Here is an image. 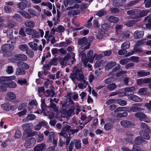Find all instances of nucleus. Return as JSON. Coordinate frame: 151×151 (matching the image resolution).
I'll return each mask as SVG.
<instances>
[{
    "label": "nucleus",
    "instance_id": "1",
    "mask_svg": "<svg viewBox=\"0 0 151 151\" xmlns=\"http://www.w3.org/2000/svg\"><path fill=\"white\" fill-rule=\"evenodd\" d=\"M93 40V37H90L87 38L84 37L79 40L78 41L79 45H81V48L85 50L89 48L90 43Z\"/></svg>",
    "mask_w": 151,
    "mask_h": 151
},
{
    "label": "nucleus",
    "instance_id": "2",
    "mask_svg": "<svg viewBox=\"0 0 151 151\" xmlns=\"http://www.w3.org/2000/svg\"><path fill=\"white\" fill-rule=\"evenodd\" d=\"M126 72L122 70L121 68V66L118 64L117 66L112 69V71L111 73L113 75L119 77L126 74Z\"/></svg>",
    "mask_w": 151,
    "mask_h": 151
},
{
    "label": "nucleus",
    "instance_id": "3",
    "mask_svg": "<svg viewBox=\"0 0 151 151\" xmlns=\"http://www.w3.org/2000/svg\"><path fill=\"white\" fill-rule=\"evenodd\" d=\"M33 124L32 123L26 124L22 126L24 131V133L26 134L28 137H30L32 135L31 128Z\"/></svg>",
    "mask_w": 151,
    "mask_h": 151
},
{
    "label": "nucleus",
    "instance_id": "4",
    "mask_svg": "<svg viewBox=\"0 0 151 151\" xmlns=\"http://www.w3.org/2000/svg\"><path fill=\"white\" fill-rule=\"evenodd\" d=\"M135 116L138 118L141 121H144L146 122H150V120L147 115L142 112H137L135 113Z\"/></svg>",
    "mask_w": 151,
    "mask_h": 151
},
{
    "label": "nucleus",
    "instance_id": "5",
    "mask_svg": "<svg viewBox=\"0 0 151 151\" xmlns=\"http://www.w3.org/2000/svg\"><path fill=\"white\" fill-rule=\"evenodd\" d=\"M15 76L9 77L1 76L0 77V84L7 85L11 80L15 79Z\"/></svg>",
    "mask_w": 151,
    "mask_h": 151
},
{
    "label": "nucleus",
    "instance_id": "6",
    "mask_svg": "<svg viewBox=\"0 0 151 151\" xmlns=\"http://www.w3.org/2000/svg\"><path fill=\"white\" fill-rule=\"evenodd\" d=\"M36 141V139L34 138H29L25 141L24 146L27 148H31L35 144Z\"/></svg>",
    "mask_w": 151,
    "mask_h": 151
},
{
    "label": "nucleus",
    "instance_id": "7",
    "mask_svg": "<svg viewBox=\"0 0 151 151\" xmlns=\"http://www.w3.org/2000/svg\"><path fill=\"white\" fill-rule=\"evenodd\" d=\"M71 127L69 125H67L64 127L61 132L59 133V134L63 137L68 136V135H70V133Z\"/></svg>",
    "mask_w": 151,
    "mask_h": 151
},
{
    "label": "nucleus",
    "instance_id": "8",
    "mask_svg": "<svg viewBox=\"0 0 151 151\" xmlns=\"http://www.w3.org/2000/svg\"><path fill=\"white\" fill-rule=\"evenodd\" d=\"M74 102L72 99H66L64 103H63L61 101H60V104L62 105L63 108L64 107H67L69 106L72 107L74 104Z\"/></svg>",
    "mask_w": 151,
    "mask_h": 151
},
{
    "label": "nucleus",
    "instance_id": "9",
    "mask_svg": "<svg viewBox=\"0 0 151 151\" xmlns=\"http://www.w3.org/2000/svg\"><path fill=\"white\" fill-rule=\"evenodd\" d=\"M13 45L9 44L3 45L1 46V50L4 52H9L12 51L14 49Z\"/></svg>",
    "mask_w": 151,
    "mask_h": 151
},
{
    "label": "nucleus",
    "instance_id": "10",
    "mask_svg": "<svg viewBox=\"0 0 151 151\" xmlns=\"http://www.w3.org/2000/svg\"><path fill=\"white\" fill-rule=\"evenodd\" d=\"M120 124L122 127L125 128L130 127L135 125L134 123L127 120H124L121 121Z\"/></svg>",
    "mask_w": 151,
    "mask_h": 151
},
{
    "label": "nucleus",
    "instance_id": "11",
    "mask_svg": "<svg viewBox=\"0 0 151 151\" xmlns=\"http://www.w3.org/2000/svg\"><path fill=\"white\" fill-rule=\"evenodd\" d=\"M151 81V78H145L144 79L141 78L138 79L137 80V85L141 86H144L146 83H148Z\"/></svg>",
    "mask_w": 151,
    "mask_h": 151
},
{
    "label": "nucleus",
    "instance_id": "12",
    "mask_svg": "<svg viewBox=\"0 0 151 151\" xmlns=\"http://www.w3.org/2000/svg\"><path fill=\"white\" fill-rule=\"evenodd\" d=\"M80 56H81V60L83 63L85 67L87 66V63L88 61V59L86 58V54L84 51H83L80 52L79 54Z\"/></svg>",
    "mask_w": 151,
    "mask_h": 151
},
{
    "label": "nucleus",
    "instance_id": "13",
    "mask_svg": "<svg viewBox=\"0 0 151 151\" xmlns=\"http://www.w3.org/2000/svg\"><path fill=\"white\" fill-rule=\"evenodd\" d=\"M139 104H134L133 106L130 108V109H127L126 111L129 112H130L131 111L137 112L140 110L141 108L139 107Z\"/></svg>",
    "mask_w": 151,
    "mask_h": 151
},
{
    "label": "nucleus",
    "instance_id": "14",
    "mask_svg": "<svg viewBox=\"0 0 151 151\" xmlns=\"http://www.w3.org/2000/svg\"><path fill=\"white\" fill-rule=\"evenodd\" d=\"M130 36L129 32L128 31L124 32L119 37V39L121 41L126 40L129 38Z\"/></svg>",
    "mask_w": 151,
    "mask_h": 151
},
{
    "label": "nucleus",
    "instance_id": "15",
    "mask_svg": "<svg viewBox=\"0 0 151 151\" xmlns=\"http://www.w3.org/2000/svg\"><path fill=\"white\" fill-rule=\"evenodd\" d=\"M126 2V0H114L113 5L115 7L121 6L124 4Z\"/></svg>",
    "mask_w": 151,
    "mask_h": 151
},
{
    "label": "nucleus",
    "instance_id": "16",
    "mask_svg": "<svg viewBox=\"0 0 151 151\" xmlns=\"http://www.w3.org/2000/svg\"><path fill=\"white\" fill-rule=\"evenodd\" d=\"M137 47L134 46V50L131 51V52H128L126 55H125L126 57H128L132 55H133L134 53H141L142 52V50Z\"/></svg>",
    "mask_w": 151,
    "mask_h": 151
},
{
    "label": "nucleus",
    "instance_id": "17",
    "mask_svg": "<svg viewBox=\"0 0 151 151\" xmlns=\"http://www.w3.org/2000/svg\"><path fill=\"white\" fill-rule=\"evenodd\" d=\"M127 97L129 99L135 102H140L142 101V99L138 96L133 94L127 95Z\"/></svg>",
    "mask_w": 151,
    "mask_h": 151
},
{
    "label": "nucleus",
    "instance_id": "18",
    "mask_svg": "<svg viewBox=\"0 0 151 151\" xmlns=\"http://www.w3.org/2000/svg\"><path fill=\"white\" fill-rule=\"evenodd\" d=\"M17 65L18 67L25 70L28 69L29 67V65L23 62H20L17 63Z\"/></svg>",
    "mask_w": 151,
    "mask_h": 151
},
{
    "label": "nucleus",
    "instance_id": "19",
    "mask_svg": "<svg viewBox=\"0 0 151 151\" xmlns=\"http://www.w3.org/2000/svg\"><path fill=\"white\" fill-rule=\"evenodd\" d=\"M93 51L92 50H90L88 52L87 55V59L89 62L92 63L94 58V56H93Z\"/></svg>",
    "mask_w": 151,
    "mask_h": 151
},
{
    "label": "nucleus",
    "instance_id": "20",
    "mask_svg": "<svg viewBox=\"0 0 151 151\" xmlns=\"http://www.w3.org/2000/svg\"><path fill=\"white\" fill-rule=\"evenodd\" d=\"M73 141L76 149L78 150L80 149L81 147V143L80 140L74 139Z\"/></svg>",
    "mask_w": 151,
    "mask_h": 151
},
{
    "label": "nucleus",
    "instance_id": "21",
    "mask_svg": "<svg viewBox=\"0 0 151 151\" xmlns=\"http://www.w3.org/2000/svg\"><path fill=\"white\" fill-rule=\"evenodd\" d=\"M144 35V31L136 30L134 32V38L137 39L141 38Z\"/></svg>",
    "mask_w": 151,
    "mask_h": 151
},
{
    "label": "nucleus",
    "instance_id": "22",
    "mask_svg": "<svg viewBox=\"0 0 151 151\" xmlns=\"http://www.w3.org/2000/svg\"><path fill=\"white\" fill-rule=\"evenodd\" d=\"M45 144L42 143L38 144L35 146L33 149L34 151H42L45 148Z\"/></svg>",
    "mask_w": 151,
    "mask_h": 151
},
{
    "label": "nucleus",
    "instance_id": "23",
    "mask_svg": "<svg viewBox=\"0 0 151 151\" xmlns=\"http://www.w3.org/2000/svg\"><path fill=\"white\" fill-rule=\"evenodd\" d=\"M116 64L115 61H111L107 63L105 66V68L106 70H109L112 68Z\"/></svg>",
    "mask_w": 151,
    "mask_h": 151
},
{
    "label": "nucleus",
    "instance_id": "24",
    "mask_svg": "<svg viewBox=\"0 0 151 151\" xmlns=\"http://www.w3.org/2000/svg\"><path fill=\"white\" fill-rule=\"evenodd\" d=\"M15 57L21 60L25 61L27 59V56L23 54H18L15 55Z\"/></svg>",
    "mask_w": 151,
    "mask_h": 151
},
{
    "label": "nucleus",
    "instance_id": "25",
    "mask_svg": "<svg viewBox=\"0 0 151 151\" xmlns=\"http://www.w3.org/2000/svg\"><path fill=\"white\" fill-rule=\"evenodd\" d=\"M150 74V72H145L144 70H141L137 72V75L140 77H143L147 76Z\"/></svg>",
    "mask_w": 151,
    "mask_h": 151
},
{
    "label": "nucleus",
    "instance_id": "26",
    "mask_svg": "<svg viewBox=\"0 0 151 151\" xmlns=\"http://www.w3.org/2000/svg\"><path fill=\"white\" fill-rule=\"evenodd\" d=\"M26 2V0H22L21 2L17 3V5L18 7L21 9H25L27 6Z\"/></svg>",
    "mask_w": 151,
    "mask_h": 151
},
{
    "label": "nucleus",
    "instance_id": "27",
    "mask_svg": "<svg viewBox=\"0 0 151 151\" xmlns=\"http://www.w3.org/2000/svg\"><path fill=\"white\" fill-rule=\"evenodd\" d=\"M139 134L142 137L149 139H150V136L148 133L144 130L140 131L139 132Z\"/></svg>",
    "mask_w": 151,
    "mask_h": 151
},
{
    "label": "nucleus",
    "instance_id": "28",
    "mask_svg": "<svg viewBox=\"0 0 151 151\" xmlns=\"http://www.w3.org/2000/svg\"><path fill=\"white\" fill-rule=\"evenodd\" d=\"M24 24L27 27L30 28H32L35 26V23L33 21L27 20L25 22Z\"/></svg>",
    "mask_w": 151,
    "mask_h": 151
},
{
    "label": "nucleus",
    "instance_id": "29",
    "mask_svg": "<svg viewBox=\"0 0 151 151\" xmlns=\"http://www.w3.org/2000/svg\"><path fill=\"white\" fill-rule=\"evenodd\" d=\"M1 106L3 107H4V109L5 110H8L10 109L12 111H14L16 108V106L15 105L11 106L10 107L8 106L6 104L1 105Z\"/></svg>",
    "mask_w": 151,
    "mask_h": 151
},
{
    "label": "nucleus",
    "instance_id": "30",
    "mask_svg": "<svg viewBox=\"0 0 151 151\" xmlns=\"http://www.w3.org/2000/svg\"><path fill=\"white\" fill-rule=\"evenodd\" d=\"M28 45L33 50L35 51H37L38 50L37 44V43L31 42L29 43Z\"/></svg>",
    "mask_w": 151,
    "mask_h": 151
},
{
    "label": "nucleus",
    "instance_id": "31",
    "mask_svg": "<svg viewBox=\"0 0 151 151\" xmlns=\"http://www.w3.org/2000/svg\"><path fill=\"white\" fill-rule=\"evenodd\" d=\"M18 12L23 17H25V18L29 19L31 17V16L29 13L24 11H19Z\"/></svg>",
    "mask_w": 151,
    "mask_h": 151
},
{
    "label": "nucleus",
    "instance_id": "32",
    "mask_svg": "<svg viewBox=\"0 0 151 151\" xmlns=\"http://www.w3.org/2000/svg\"><path fill=\"white\" fill-rule=\"evenodd\" d=\"M7 96L10 100L15 99L16 98V96L15 94L12 92H7Z\"/></svg>",
    "mask_w": 151,
    "mask_h": 151
},
{
    "label": "nucleus",
    "instance_id": "33",
    "mask_svg": "<svg viewBox=\"0 0 151 151\" xmlns=\"http://www.w3.org/2000/svg\"><path fill=\"white\" fill-rule=\"evenodd\" d=\"M130 44V42H125L122 45L121 48L122 49L126 50L129 48Z\"/></svg>",
    "mask_w": 151,
    "mask_h": 151
},
{
    "label": "nucleus",
    "instance_id": "34",
    "mask_svg": "<svg viewBox=\"0 0 151 151\" xmlns=\"http://www.w3.org/2000/svg\"><path fill=\"white\" fill-rule=\"evenodd\" d=\"M107 25L106 24H102L101 25V31L100 32V34L103 36H105V32L106 30L107 26Z\"/></svg>",
    "mask_w": 151,
    "mask_h": 151
},
{
    "label": "nucleus",
    "instance_id": "35",
    "mask_svg": "<svg viewBox=\"0 0 151 151\" xmlns=\"http://www.w3.org/2000/svg\"><path fill=\"white\" fill-rule=\"evenodd\" d=\"M149 13V12L148 9L143 10L142 11L140 10L139 17H142L145 16H146Z\"/></svg>",
    "mask_w": 151,
    "mask_h": 151
},
{
    "label": "nucleus",
    "instance_id": "36",
    "mask_svg": "<svg viewBox=\"0 0 151 151\" xmlns=\"http://www.w3.org/2000/svg\"><path fill=\"white\" fill-rule=\"evenodd\" d=\"M108 20L109 21L111 22L116 23L118 22L119 19L118 18L116 17L113 16H111L109 17Z\"/></svg>",
    "mask_w": 151,
    "mask_h": 151
},
{
    "label": "nucleus",
    "instance_id": "37",
    "mask_svg": "<svg viewBox=\"0 0 151 151\" xmlns=\"http://www.w3.org/2000/svg\"><path fill=\"white\" fill-rule=\"evenodd\" d=\"M19 48L21 51H27L29 49V47L26 44H23L19 46Z\"/></svg>",
    "mask_w": 151,
    "mask_h": 151
},
{
    "label": "nucleus",
    "instance_id": "38",
    "mask_svg": "<svg viewBox=\"0 0 151 151\" xmlns=\"http://www.w3.org/2000/svg\"><path fill=\"white\" fill-rule=\"evenodd\" d=\"M20 68H17L16 74L17 75H22L25 74L26 71Z\"/></svg>",
    "mask_w": 151,
    "mask_h": 151
},
{
    "label": "nucleus",
    "instance_id": "39",
    "mask_svg": "<svg viewBox=\"0 0 151 151\" xmlns=\"http://www.w3.org/2000/svg\"><path fill=\"white\" fill-rule=\"evenodd\" d=\"M136 22L135 20H131L128 21L124 25L129 27H132L134 26Z\"/></svg>",
    "mask_w": 151,
    "mask_h": 151
},
{
    "label": "nucleus",
    "instance_id": "40",
    "mask_svg": "<svg viewBox=\"0 0 151 151\" xmlns=\"http://www.w3.org/2000/svg\"><path fill=\"white\" fill-rule=\"evenodd\" d=\"M147 41V39H142L136 42L135 45L136 47H139L141 46L143 44L146 42Z\"/></svg>",
    "mask_w": 151,
    "mask_h": 151
},
{
    "label": "nucleus",
    "instance_id": "41",
    "mask_svg": "<svg viewBox=\"0 0 151 151\" xmlns=\"http://www.w3.org/2000/svg\"><path fill=\"white\" fill-rule=\"evenodd\" d=\"M40 34L39 32L34 29L33 33L32 35V37L33 38H39L40 37Z\"/></svg>",
    "mask_w": 151,
    "mask_h": 151
},
{
    "label": "nucleus",
    "instance_id": "42",
    "mask_svg": "<svg viewBox=\"0 0 151 151\" xmlns=\"http://www.w3.org/2000/svg\"><path fill=\"white\" fill-rule=\"evenodd\" d=\"M117 86L114 83L110 84L108 85L107 86V89L111 91H112L115 89Z\"/></svg>",
    "mask_w": 151,
    "mask_h": 151
},
{
    "label": "nucleus",
    "instance_id": "43",
    "mask_svg": "<svg viewBox=\"0 0 151 151\" xmlns=\"http://www.w3.org/2000/svg\"><path fill=\"white\" fill-rule=\"evenodd\" d=\"M143 140L141 137H137L135 139L134 142L137 145H139L143 142Z\"/></svg>",
    "mask_w": 151,
    "mask_h": 151
},
{
    "label": "nucleus",
    "instance_id": "44",
    "mask_svg": "<svg viewBox=\"0 0 151 151\" xmlns=\"http://www.w3.org/2000/svg\"><path fill=\"white\" fill-rule=\"evenodd\" d=\"M69 78L71 79L74 83H75L76 82V79L77 80V74H76L75 73H70Z\"/></svg>",
    "mask_w": 151,
    "mask_h": 151
},
{
    "label": "nucleus",
    "instance_id": "45",
    "mask_svg": "<svg viewBox=\"0 0 151 151\" xmlns=\"http://www.w3.org/2000/svg\"><path fill=\"white\" fill-rule=\"evenodd\" d=\"M140 127L142 129L147 131H149V128L147 124L144 123H142L140 124Z\"/></svg>",
    "mask_w": 151,
    "mask_h": 151
},
{
    "label": "nucleus",
    "instance_id": "46",
    "mask_svg": "<svg viewBox=\"0 0 151 151\" xmlns=\"http://www.w3.org/2000/svg\"><path fill=\"white\" fill-rule=\"evenodd\" d=\"M128 113L126 112H124L122 113H118L116 115L117 118H122L125 117L128 115Z\"/></svg>",
    "mask_w": 151,
    "mask_h": 151
},
{
    "label": "nucleus",
    "instance_id": "47",
    "mask_svg": "<svg viewBox=\"0 0 151 151\" xmlns=\"http://www.w3.org/2000/svg\"><path fill=\"white\" fill-rule=\"evenodd\" d=\"M136 89V88L135 87L132 86L131 87H126L124 88V90L126 91V93L127 92H129L131 93L133 91L135 90Z\"/></svg>",
    "mask_w": 151,
    "mask_h": 151
},
{
    "label": "nucleus",
    "instance_id": "48",
    "mask_svg": "<svg viewBox=\"0 0 151 151\" xmlns=\"http://www.w3.org/2000/svg\"><path fill=\"white\" fill-rule=\"evenodd\" d=\"M144 1L146 8H149L151 7V0H144Z\"/></svg>",
    "mask_w": 151,
    "mask_h": 151
},
{
    "label": "nucleus",
    "instance_id": "49",
    "mask_svg": "<svg viewBox=\"0 0 151 151\" xmlns=\"http://www.w3.org/2000/svg\"><path fill=\"white\" fill-rule=\"evenodd\" d=\"M50 106L51 108L53 109L55 111H57L58 110L57 105L52 102V100H50Z\"/></svg>",
    "mask_w": 151,
    "mask_h": 151
},
{
    "label": "nucleus",
    "instance_id": "50",
    "mask_svg": "<svg viewBox=\"0 0 151 151\" xmlns=\"http://www.w3.org/2000/svg\"><path fill=\"white\" fill-rule=\"evenodd\" d=\"M106 12L103 9L97 13L96 15L99 17H101L106 15Z\"/></svg>",
    "mask_w": 151,
    "mask_h": 151
},
{
    "label": "nucleus",
    "instance_id": "51",
    "mask_svg": "<svg viewBox=\"0 0 151 151\" xmlns=\"http://www.w3.org/2000/svg\"><path fill=\"white\" fill-rule=\"evenodd\" d=\"M46 92L47 94V96L53 97L55 95V92L52 90H47Z\"/></svg>",
    "mask_w": 151,
    "mask_h": 151
},
{
    "label": "nucleus",
    "instance_id": "52",
    "mask_svg": "<svg viewBox=\"0 0 151 151\" xmlns=\"http://www.w3.org/2000/svg\"><path fill=\"white\" fill-rule=\"evenodd\" d=\"M55 135L54 133L52 132H50L49 134V139L48 141L49 142H52V140L55 137Z\"/></svg>",
    "mask_w": 151,
    "mask_h": 151
},
{
    "label": "nucleus",
    "instance_id": "53",
    "mask_svg": "<svg viewBox=\"0 0 151 151\" xmlns=\"http://www.w3.org/2000/svg\"><path fill=\"white\" fill-rule=\"evenodd\" d=\"M113 127L112 124L110 123L106 124L104 126V129L108 131L110 130Z\"/></svg>",
    "mask_w": 151,
    "mask_h": 151
},
{
    "label": "nucleus",
    "instance_id": "54",
    "mask_svg": "<svg viewBox=\"0 0 151 151\" xmlns=\"http://www.w3.org/2000/svg\"><path fill=\"white\" fill-rule=\"evenodd\" d=\"M84 77L82 73H78L77 74V80L79 81H81L82 80H83Z\"/></svg>",
    "mask_w": 151,
    "mask_h": 151
},
{
    "label": "nucleus",
    "instance_id": "55",
    "mask_svg": "<svg viewBox=\"0 0 151 151\" xmlns=\"http://www.w3.org/2000/svg\"><path fill=\"white\" fill-rule=\"evenodd\" d=\"M117 103L122 106H124L127 105V101L124 100L117 99Z\"/></svg>",
    "mask_w": 151,
    "mask_h": 151
},
{
    "label": "nucleus",
    "instance_id": "56",
    "mask_svg": "<svg viewBox=\"0 0 151 151\" xmlns=\"http://www.w3.org/2000/svg\"><path fill=\"white\" fill-rule=\"evenodd\" d=\"M27 105V103H25L21 104L18 107L19 110H24L26 108Z\"/></svg>",
    "mask_w": 151,
    "mask_h": 151
},
{
    "label": "nucleus",
    "instance_id": "57",
    "mask_svg": "<svg viewBox=\"0 0 151 151\" xmlns=\"http://www.w3.org/2000/svg\"><path fill=\"white\" fill-rule=\"evenodd\" d=\"M140 12V10L139 9H133V15H135V18H137L139 17V13Z\"/></svg>",
    "mask_w": 151,
    "mask_h": 151
},
{
    "label": "nucleus",
    "instance_id": "58",
    "mask_svg": "<svg viewBox=\"0 0 151 151\" xmlns=\"http://www.w3.org/2000/svg\"><path fill=\"white\" fill-rule=\"evenodd\" d=\"M147 88H142L139 89L138 91V93L140 95H142L146 92Z\"/></svg>",
    "mask_w": 151,
    "mask_h": 151
},
{
    "label": "nucleus",
    "instance_id": "59",
    "mask_svg": "<svg viewBox=\"0 0 151 151\" xmlns=\"http://www.w3.org/2000/svg\"><path fill=\"white\" fill-rule=\"evenodd\" d=\"M22 136V134L20 131L17 130H16L14 134V137L17 138H20Z\"/></svg>",
    "mask_w": 151,
    "mask_h": 151
},
{
    "label": "nucleus",
    "instance_id": "60",
    "mask_svg": "<svg viewBox=\"0 0 151 151\" xmlns=\"http://www.w3.org/2000/svg\"><path fill=\"white\" fill-rule=\"evenodd\" d=\"M74 109H70L68 110L66 112V114L68 117H70L73 115Z\"/></svg>",
    "mask_w": 151,
    "mask_h": 151
},
{
    "label": "nucleus",
    "instance_id": "61",
    "mask_svg": "<svg viewBox=\"0 0 151 151\" xmlns=\"http://www.w3.org/2000/svg\"><path fill=\"white\" fill-rule=\"evenodd\" d=\"M44 139V135L43 134H40L39 135L37 138V142H39L42 141Z\"/></svg>",
    "mask_w": 151,
    "mask_h": 151
},
{
    "label": "nucleus",
    "instance_id": "62",
    "mask_svg": "<svg viewBox=\"0 0 151 151\" xmlns=\"http://www.w3.org/2000/svg\"><path fill=\"white\" fill-rule=\"evenodd\" d=\"M26 54L30 58H32L34 55V53L32 50H28L26 52Z\"/></svg>",
    "mask_w": 151,
    "mask_h": 151
},
{
    "label": "nucleus",
    "instance_id": "63",
    "mask_svg": "<svg viewBox=\"0 0 151 151\" xmlns=\"http://www.w3.org/2000/svg\"><path fill=\"white\" fill-rule=\"evenodd\" d=\"M129 59L135 63H138L139 61V57H138L132 56Z\"/></svg>",
    "mask_w": 151,
    "mask_h": 151
},
{
    "label": "nucleus",
    "instance_id": "64",
    "mask_svg": "<svg viewBox=\"0 0 151 151\" xmlns=\"http://www.w3.org/2000/svg\"><path fill=\"white\" fill-rule=\"evenodd\" d=\"M132 151H144L142 150L137 145H134L133 146Z\"/></svg>",
    "mask_w": 151,
    "mask_h": 151
}]
</instances>
